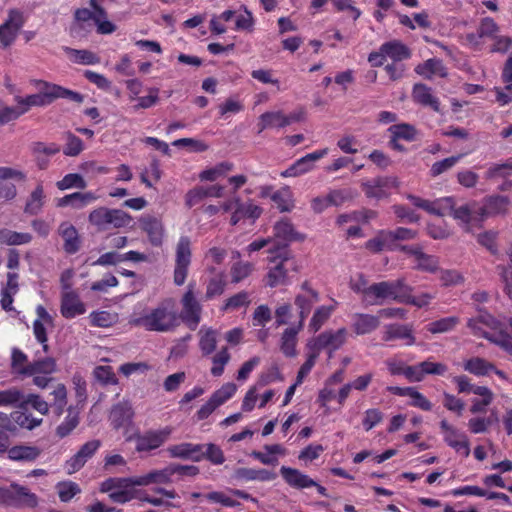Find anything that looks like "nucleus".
Returning <instances> with one entry per match:
<instances>
[{
  "instance_id": "1",
  "label": "nucleus",
  "mask_w": 512,
  "mask_h": 512,
  "mask_svg": "<svg viewBox=\"0 0 512 512\" xmlns=\"http://www.w3.org/2000/svg\"><path fill=\"white\" fill-rule=\"evenodd\" d=\"M179 315L175 301L165 298L147 313L131 320V324L151 332H170L179 326Z\"/></svg>"
},
{
  "instance_id": "48",
  "label": "nucleus",
  "mask_w": 512,
  "mask_h": 512,
  "mask_svg": "<svg viewBox=\"0 0 512 512\" xmlns=\"http://www.w3.org/2000/svg\"><path fill=\"white\" fill-rule=\"evenodd\" d=\"M234 165L231 162L224 161L221 163H218L212 168L203 170L199 174V179L201 181H210L213 182L217 180L219 177L224 176L227 172L233 170Z\"/></svg>"
},
{
  "instance_id": "27",
  "label": "nucleus",
  "mask_w": 512,
  "mask_h": 512,
  "mask_svg": "<svg viewBox=\"0 0 512 512\" xmlns=\"http://www.w3.org/2000/svg\"><path fill=\"white\" fill-rule=\"evenodd\" d=\"M134 411L128 402H119L115 404L110 412L111 425L115 429L127 427L132 422Z\"/></svg>"
},
{
  "instance_id": "50",
  "label": "nucleus",
  "mask_w": 512,
  "mask_h": 512,
  "mask_svg": "<svg viewBox=\"0 0 512 512\" xmlns=\"http://www.w3.org/2000/svg\"><path fill=\"white\" fill-rule=\"evenodd\" d=\"M111 209L99 207L89 214V222L96 226L99 230H107L110 228Z\"/></svg>"
},
{
  "instance_id": "30",
  "label": "nucleus",
  "mask_w": 512,
  "mask_h": 512,
  "mask_svg": "<svg viewBox=\"0 0 512 512\" xmlns=\"http://www.w3.org/2000/svg\"><path fill=\"white\" fill-rule=\"evenodd\" d=\"M413 100L425 107H430L432 110L440 111L439 99L433 95L432 89L423 83H416L412 89Z\"/></svg>"
},
{
  "instance_id": "31",
  "label": "nucleus",
  "mask_w": 512,
  "mask_h": 512,
  "mask_svg": "<svg viewBox=\"0 0 512 512\" xmlns=\"http://www.w3.org/2000/svg\"><path fill=\"white\" fill-rule=\"evenodd\" d=\"M381 51L385 58H390L392 62H403L412 56L410 48L400 40H391L381 45Z\"/></svg>"
},
{
  "instance_id": "18",
  "label": "nucleus",
  "mask_w": 512,
  "mask_h": 512,
  "mask_svg": "<svg viewBox=\"0 0 512 512\" xmlns=\"http://www.w3.org/2000/svg\"><path fill=\"white\" fill-rule=\"evenodd\" d=\"M510 200L507 196L491 195L483 200V206L479 208L481 217L504 215L508 212Z\"/></svg>"
},
{
  "instance_id": "45",
  "label": "nucleus",
  "mask_w": 512,
  "mask_h": 512,
  "mask_svg": "<svg viewBox=\"0 0 512 512\" xmlns=\"http://www.w3.org/2000/svg\"><path fill=\"white\" fill-rule=\"evenodd\" d=\"M270 197L280 212H290L294 208V200L289 188L277 190Z\"/></svg>"
},
{
  "instance_id": "34",
  "label": "nucleus",
  "mask_w": 512,
  "mask_h": 512,
  "mask_svg": "<svg viewBox=\"0 0 512 512\" xmlns=\"http://www.w3.org/2000/svg\"><path fill=\"white\" fill-rule=\"evenodd\" d=\"M380 325L379 316L365 313H355L353 315L352 328L357 335H365L376 330Z\"/></svg>"
},
{
  "instance_id": "19",
  "label": "nucleus",
  "mask_w": 512,
  "mask_h": 512,
  "mask_svg": "<svg viewBox=\"0 0 512 512\" xmlns=\"http://www.w3.org/2000/svg\"><path fill=\"white\" fill-rule=\"evenodd\" d=\"M96 15L87 8H77L74 11V20L70 27V33L72 36H84L89 33L92 29L93 23H95Z\"/></svg>"
},
{
  "instance_id": "11",
  "label": "nucleus",
  "mask_w": 512,
  "mask_h": 512,
  "mask_svg": "<svg viewBox=\"0 0 512 512\" xmlns=\"http://www.w3.org/2000/svg\"><path fill=\"white\" fill-rule=\"evenodd\" d=\"M101 447V441L94 439L83 444L80 449L70 459L65 462L64 468L66 472L71 475L78 472L89 459L97 452Z\"/></svg>"
},
{
  "instance_id": "44",
  "label": "nucleus",
  "mask_w": 512,
  "mask_h": 512,
  "mask_svg": "<svg viewBox=\"0 0 512 512\" xmlns=\"http://www.w3.org/2000/svg\"><path fill=\"white\" fill-rule=\"evenodd\" d=\"M388 235L387 230L379 231L374 238L366 242L365 247L373 253H379L384 249L395 251L397 247L391 246Z\"/></svg>"
},
{
  "instance_id": "14",
  "label": "nucleus",
  "mask_w": 512,
  "mask_h": 512,
  "mask_svg": "<svg viewBox=\"0 0 512 512\" xmlns=\"http://www.w3.org/2000/svg\"><path fill=\"white\" fill-rule=\"evenodd\" d=\"M263 209L254 204L252 200L243 202L240 197H235V209L230 218L232 226L237 225L242 220H251L255 222L262 214Z\"/></svg>"
},
{
  "instance_id": "54",
  "label": "nucleus",
  "mask_w": 512,
  "mask_h": 512,
  "mask_svg": "<svg viewBox=\"0 0 512 512\" xmlns=\"http://www.w3.org/2000/svg\"><path fill=\"white\" fill-rule=\"evenodd\" d=\"M56 187L60 191L72 188L85 189L87 187V182L78 173H68L61 180L56 182Z\"/></svg>"
},
{
  "instance_id": "9",
  "label": "nucleus",
  "mask_w": 512,
  "mask_h": 512,
  "mask_svg": "<svg viewBox=\"0 0 512 512\" xmlns=\"http://www.w3.org/2000/svg\"><path fill=\"white\" fill-rule=\"evenodd\" d=\"M36 87L43 97L46 98L50 103H53L57 99H67L72 102L81 103L84 100V96L79 92L70 90L60 85L50 83L44 80L35 81Z\"/></svg>"
},
{
  "instance_id": "56",
  "label": "nucleus",
  "mask_w": 512,
  "mask_h": 512,
  "mask_svg": "<svg viewBox=\"0 0 512 512\" xmlns=\"http://www.w3.org/2000/svg\"><path fill=\"white\" fill-rule=\"evenodd\" d=\"M512 175V159L504 163L492 164L485 172V178L492 180L496 178H508Z\"/></svg>"
},
{
  "instance_id": "52",
  "label": "nucleus",
  "mask_w": 512,
  "mask_h": 512,
  "mask_svg": "<svg viewBox=\"0 0 512 512\" xmlns=\"http://www.w3.org/2000/svg\"><path fill=\"white\" fill-rule=\"evenodd\" d=\"M254 265L250 262L238 261L233 263L230 269L231 282L238 284L251 275Z\"/></svg>"
},
{
  "instance_id": "17",
  "label": "nucleus",
  "mask_w": 512,
  "mask_h": 512,
  "mask_svg": "<svg viewBox=\"0 0 512 512\" xmlns=\"http://www.w3.org/2000/svg\"><path fill=\"white\" fill-rule=\"evenodd\" d=\"M60 312L64 318L72 319L84 314L86 307L75 291H68L62 294Z\"/></svg>"
},
{
  "instance_id": "10",
  "label": "nucleus",
  "mask_w": 512,
  "mask_h": 512,
  "mask_svg": "<svg viewBox=\"0 0 512 512\" xmlns=\"http://www.w3.org/2000/svg\"><path fill=\"white\" fill-rule=\"evenodd\" d=\"M396 186V178L389 176H379L362 181L361 183V188L365 196L376 200L387 198L389 196V189Z\"/></svg>"
},
{
  "instance_id": "33",
  "label": "nucleus",
  "mask_w": 512,
  "mask_h": 512,
  "mask_svg": "<svg viewBox=\"0 0 512 512\" xmlns=\"http://www.w3.org/2000/svg\"><path fill=\"white\" fill-rule=\"evenodd\" d=\"M415 72L425 79H432L435 75L445 78L448 75L443 61L438 58H430L423 63L418 64L415 68Z\"/></svg>"
},
{
  "instance_id": "29",
  "label": "nucleus",
  "mask_w": 512,
  "mask_h": 512,
  "mask_svg": "<svg viewBox=\"0 0 512 512\" xmlns=\"http://www.w3.org/2000/svg\"><path fill=\"white\" fill-rule=\"evenodd\" d=\"M275 244L272 248L277 247L278 245H287L288 243L294 240H302L301 237L295 230L293 224L288 220L278 221L273 228Z\"/></svg>"
},
{
  "instance_id": "37",
  "label": "nucleus",
  "mask_w": 512,
  "mask_h": 512,
  "mask_svg": "<svg viewBox=\"0 0 512 512\" xmlns=\"http://www.w3.org/2000/svg\"><path fill=\"white\" fill-rule=\"evenodd\" d=\"M142 229L148 234L149 240L153 246H160L163 239V229L161 222L155 217H145L141 220Z\"/></svg>"
},
{
  "instance_id": "4",
  "label": "nucleus",
  "mask_w": 512,
  "mask_h": 512,
  "mask_svg": "<svg viewBox=\"0 0 512 512\" xmlns=\"http://www.w3.org/2000/svg\"><path fill=\"white\" fill-rule=\"evenodd\" d=\"M191 241L188 236H181L176 246L173 281L176 286H182L187 278L191 264Z\"/></svg>"
},
{
  "instance_id": "35",
  "label": "nucleus",
  "mask_w": 512,
  "mask_h": 512,
  "mask_svg": "<svg viewBox=\"0 0 512 512\" xmlns=\"http://www.w3.org/2000/svg\"><path fill=\"white\" fill-rule=\"evenodd\" d=\"M338 302L332 299L331 305H322L315 309L309 324L308 329L312 333L318 332L322 326L329 320L333 312L336 310Z\"/></svg>"
},
{
  "instance_id": "53",
  "label": "nucleus",
  "mask_w": 512,
  "mask_h": 512,
  "mask_svg": "<svg viewBox=\"0 0 512 512\" xmlns=\"http://www.w3.org/2000/svg\"><path fill=\"white\" fill-rule=\"evenodd\" d=\"M231 355L227 347L221 348L212 357V367L210 369L211 374L214 377H220L224 373L225 366L229 363Z\"/></svg>"
},
{
  "instance_id": "43",
  "label": "nucleus",
  "mask_w": 512,
  "mask_h": 512,
  "mask_svg": "<svg viewBox=\"0 0 512 512\" xmlns=\"http://www.w3.org/2000/svg\"><path fill=\"white\" fill-rule=\"evenodd\" d=\"M32 241L30 233L17 232L7 228L0 229V244L14 246L28 244Z\"/></svg>"
},
{
  "instance_id": "59",
  "label": "nucleus",
  "mask_w": 512,
  "mask_h": 512,
  "mask_svg": "<svg viewBox=\"0 0 512 512\" xmlns=\"http://www.w3.org/2000/svg\"><path fill=\"white\" fill-rule=\"evenodd\" d=\"M463 155H453L448 158L442 159L440 161H436L432 164L429 174L431 177H437L448 170L452 169L461 159Z\"/></svg>"
},
{
  "instance_id": "47",
  "label": "nucleus",
  "mask_w": 512,
  "mask_h": 512,
  "mask_svg": "<svg viewBox=\"0 0 512 512\" xmlns=\"http://www.w3.org/2000/svg\"><path fill=\"white\" fill-rule=\"evenodd\" d=\"M319 300H314L312 296L297 294L294 299V304L298 310V322L304 325L306 318L310 314L312 307Z\"/></svg>"
},
{
  "instance_id": "55",
  "label": "nucleus",
  "mask_w": 512,
  "mask_h": 512,
  "mask_svg": "<svg viewBox=\"0 0 512 512\" xmlns=\"http://www.w3.org/2000/svg\"><path fill=\"white\" fill-rule=\"evenodd\" d=\"M408 199L415 207L423 209L428 213L438 216L444 215V211L442 210V204H440V199L432 202L415 195H408Z\"/></svg>"
},
{
  "instance_id": "40",
  "label": "nucleus",
  "mask_w": 512,
  "mask_h": 512,
  "mask_svg": "<svg viewBox=\"0 0 512 512\" xmlns=\"http://www.w3.org/2000/svg\"><path fill=\"white\" fill-rule=\"evenodd\" d=\"M464 370L478 377L487 376L494 364L481 357H472L464 362Z\"/></svg>"
},
{
  "instance_id": "16",
  "label": "nucleus",
  "mask_w": 512,
  "mask_h": 512,
  "mask_svg": "<svg viewBox=\"0 0 512 512\" xmlns=\"http://www.w3.org/2000/svg\"><path fill=\"white\" fill-rule=\"evenodd\" d=\"M11 499L9 506L15 508H35L38 505V497L27 487L12 483L10 485Z\"/></svg>"
},
{
  "instance_id": "36",
  "label": "nucleus",
  "mask_w": 512,
  "mask_h": 512,
  "mask_svg": "<svg viewBox=\"0 0 512 512\" xmlns=\"http://www.w3.org/2000/svg\"><path fill=\"white\" fill-rule=\"evenodd\" d=\"M45 193L42 183H39L30 193L24 206V213L27 215H38L45 204Z\"/></svg>"
},
{
  "instance_id": "6",
  "label": "nucleus",
  "mask_w": 512,
  "mask_h": 512,
  "mask_svg": "<svg viewBox=\"0 0 512 512\" xmlns=\"http://www.w3.org/2000/svg\"><path fill=\"white\" fill-rule=\"evenodd\" d=\"M172 432V427L166 426L161 429H150L142 434H138L135 436V450L139 453L156 450L167 442Z\"/></svg>"
},
{
  "instance_id": "62",
  "label": "nucleus",
  "mask_w": 512,
  "mask_h": 512,
  "mask_svg": "<svg viewBox=\"0 0 512 512\" xmlns=\"http://www.w3.org/2000/svg\"><path fill=\"white\" fill-rule=\"evenodd\" d=\"M458 323L459 318L456 316L445 317L429 323L427 330L432 334L445 333L453 330Z\"/></svg>"
},
{
  "instance_id": "61",
  "label": "nucleus",
  "mask_w": 512,
  "mask_h": 512,
  "mask_svg": "<svg viewBox=\"0 0 512 512\" xmlns=\"http://www.w3.org/2000/svg\"><path fill=\"white\" fill-rule=\"evenodd\" d=\"M251 303L250 294L247 291H240L231 297L227 298L224 305L222 306V311H230L236 310L241 307H247Z\"/></svg>"
},
{
  "instance_id": "15",
  "label": "nucleus",
  "mask_w": 512,
  "mask_h": 512,
  "mask_svg": "<svg viewBox=\"0 0 512 512\" xmlns=\"http://www.w3.org/2000/svg\"><path fill=\"white\" fill-rule=\"evenodd\" d=\"M223 195L224 187L219 184H214L210 186H196L186 193L185 204L187 207L191 208L199 204L206 198H221Z\"/></svg>"
},
{
  "instance_id": "21",
  "label": "nucleus",
  "mask_w": 512,
  "mask_h": 512,
  "mask_svg": "<svg viewBox=\"0 0 512 512\" xmlns=\"http://www.w3.org/2000/svg\"><path fill=\"white\" fill-rule=\"evenodd\" d=\"M382 339L385 342L392 340H404V344L406 346H412L416 342L412 326L398 323L386 325Z\"/></svg>"
},
{
  "instance_id": "8",
  "label": "nucleus",
  "mask_w": 512,
  "mask_h": 512,
  "mask_svg": "<svg viewBox=\"0 0 512 512\" xmlns=\"http://www.w3.org/2000/svg\"><path fill=\"white\" fill-rule=\"evenodd\" d=\"M414 288L408 285L405 279L394 280L393 300L398 303L413 305L417 308H423L430 304L433 296L429 293L413 295Z\"/></svg>"
},
{
  "instance_id": "26",
  "label": "nucleus",
  "mask_w": 512,
  "mask_h": 512,
  "mask_svg": "<svg viewBox=\"0 0 512 512\" xmlns=\"http://www.w3.org/2000/svg\"><path fill=\"white\" fill-rule=\"evenodd\" d=\"M440 204H442V210L444 211V215L448 213L454 219L459 220L466 225L470 224L472 220L471 204H464L462 206L455 207V200L453 197L441 198Z\"/></svg>"
},
{
  "instance_id": "3",
  "label": "nucleus",
  "mask_w": 512,
  "mask_h": 512,
  "mask_svg": "<svg viewBox=\"0 0 512 512\" xmlns=\"http://www.w3.org/2000/svg\"><path fill=\"white\" fill-rule=\"evenodd\" d=\"M270 254L269 262H279L272 268L269 269L266 275V285L274 288L279 285H283L286 282L287 270L284 267V263L290 258V251L287 249V245H278L275 248L267 249Z\"/></svg>"
},
{
  "instance_id": "24",
  "label": "nucleus",
  "mask_w": 512,
  "mask_h": 512,
  "mask_svg": "<svg viewBox=\"0 0 512 512\" xmlns=\"http://www.w3.org/2000/svg\"><path fill=\"white\" fill-rule=\"evenodd\" d=\"M280 474L283 480L292 488L305 489L316 485V481L296 468L282 466Z\"/></svg>"
},
{
  "instance_id": "41",
  "label": "nucleus",
  "mask_w": 512,
  "mask_h": 512,
  "mask_svg": "<svg viewBox=\"0 0 512 512\" xmlns=\"http://www.w3.org/2000/svg\"><path fill=\"white\" fill-rule=\"evenodd\" d=\"M56 370V362L53 358L47 357L44 359L36 360L30 362L28 364V368L23 372L25 373V377H30L32 375L41 374V375H50Z\"/></svg>"
},
{
  "instance_id": "57",
  "label": "nucleus",
  "mask_w": 512,
  "mask_h": 512,
  "mask_svg": "<svg viewBox=\"0 0 512 512\" xmlns=\"http://www.w3.org/2000/svg\"><path fill=\"white\" fill-rule=\"evenodd\" d=\"M28 364V356L17 347L12 348L10 364L12 372L25 377L23 371L28 368Z\"/></svg>"
},
{
  "instance_id": "2",
  "label": "nucleus",
  "mask_w": 512,
  "mask_h": 512,
  "mask_svg": "<svg viewBox=\"0 0 512 512\" xmlns=\"http://www.w3.org/2000/svg\"><path fill=\"white\" fill-rule=\"evenodd\" d=\"M49 396H52V399L47 402L39 395L29 394L23 401V404L30 405L33 409L42 415H46L50 407L56 416H61L67 405L66 386L62 383L56 384L53 390L49 393Z\"/></svg>"
},
{
  "instance_id": "60",
  "label": "nucleus",
  "mask_w": 512,
  "mask_h": 512,
  "mask_svg": "<svg viewBox=\"0 0 512 512\" xmlns=\"http://www.w3.org/2000/svg\"><path fill=\"white\" fill-rule=\"evenodd\" d=\"M415 261L416 268L421 271L434 273L438 270L439 267L438 258L436 256L424 253L422 249L416 255Z\"/></svg>"
},
{
  "instance_id": "64",
  "label": "nucleus",
  "mask_w": 512,
  "mask_h": 512,
  "mask_svg": "<svg viewBox=\"0 0 512 512\" xmlns=\"http://www.w3.org/2000/svg\"><path fill=\"white\" fill-rule=\"evenodd\" d=\"M237 391V386L228 382L223 384L219 389H217L210 397V399L215 403L218 407L223 405L226 401L231 399Z\"/></svg>"
},
{
  "instance_id": "25",
  "label": "nucleus",
  "mask_w": 512,
  "mask_h": 512,
  "mask_svg": "<svg viewBox=\"0 0 512 512\" xmlns=\"http://www.w3.org/2000/svg\"><path fill=\"white\" fill-rule=\"evenodd\" d=\"M59 235L64 240L63 249L67 254H75L79 251L81 240L74 225L62 222L58 228Z\"/></svg>"
},
{
  "instance_id": "23",
  "label": "nucleus",
  "mask_w": 512,
  "mask_h": 512,
  "mask_svg": "<svg viewBox=\"0 0 512 512\" xmlns=\"http://www.w3.org/2000/svg\"><path fill=\"white\" fill-rule=\"evenodd\" d=\"M413 382H421L427 375L443 376L448 371V366L441 362L432 361V357L413 365Z\"/></svg>"
},
{
  "instance_id": "12",
  "label": "nucleus",
  "mask_w": 512,
  "mask_h": 512,
  "mask_svg": "<svg viewBox=\"0 0 512 512\" xmlns=\"http://www.w3.org/2000/svg\"><path fill=\"white\" fill-rule=\"evenodd\" d=\"M328 149L324 148L321 150H316L312 153H309L300 159L296 160L291 166H289L286 170L281 172L282 177H297L302 174H305L313 169L314 162L323 158L327 155Z\"/></svg>"
},
{
  "instance_id": "22",
  "label": "nucleus",
  "mask_w": 512,
  "mask_h": 512,
  "mask_svg": "<svg viewBox=\"0 0 512 512\" xmlns=\"http://www.w3.org/2000/svg\"><path fill=\"white\" fill-rule=\"evenodd\" d=\"M301 322L292 324L284 329L280 337V350L286 357L296 356V345L298 334L303 330Z\"/></svg>"
},
{
  "instance_id": "28",
  "label": "nucleus",
  "mask_w": 512,
  "mask_h": 512,
  "mask_svg": "<svg viewBox=\"0 0 512 512\" xmlns=\"http://www.w3.org/2000/svg\"><path fill=\"white\" fill-rule=\"evenodd\" d=\"M97 199L93 192H74L67 194L56 201L59 208L70 206L73 209H82Z\"/></svg>"
},
{
  "instance_id": "49",
  "label": "nucleus",
  "mask_w": 512,
  "mask_h": 512,
  "mask_svg": "<svg viewBox=\"0 0 512 512\" xmlns=\"http://www.w3.org/2000/svg\"><path fill=\"white\" fill-rule=\"evenodd\" d=\"M226 287L225 275L223 272L209 279L206 285L205 299L211 300L224 293Z\"/></svg>"
},
{
  "instance_id": "42",
  "label": "nucleus",
  "mask_w": 512,
  "mask_h": 512,
  "mask_svg": "<svg viewBox=\"0 0 512 512\" xmlns=\"http://www.w3.org/2000/svg\"><path fill=\"white\" fill-rule=\"evenodd\" d=\"M199 336V348L202 356L211 355L217 347V332L212 328H201Z\"/></svg>"
},
{
  "instance_id": "38",
  "label": "nucleus",
  "mask_w": 512,
  "mask_h": 512,
  "mask_svg": "<svg viewBox=\"0 0 512 512\" xmlns=\"http://www.w3.org/2000/svg\"><path fill=\"white\" fill-rule=\"evenodd\" d=\"M41 454L36 446L16 445L8 450V458L13 461H34Z\"/></svg>"
},
{
  "instance_id": "58",
  "label": "nucleus",
  "mask_w": 512,
  "mask_h": 512,
  "mask_svg": "<svg viewBox=\"0 0 512 512\" xmlns=\"http://www.w3.org/2000/svg\"><path fill=\"white\" fill-rule=\"evenodd\" d=\"M79 424L78 413L74 412L70 407L68 408V415L64 421L56 428V435L60 438L68 436Z\"/></svg>"
},
{
  "instance_id": "63",
  "label": "nucleus",
  "mask_w": 512,
  "mask_h": 512,
  "mask_svg": "<svg viewBox=\"0 0 512 512\" xmlns=\"http://www.w3.org/2000/svg\"><path fill=\"white\" fill-rule=\"evenodd\" d=\"M509 264L498 265L497 270L500 273L501 279L504 283V291L512 301V246L508 249Z\"/></svg>"
},
{
  "instance_id": "51",
  "label": "nucleus",
  "mask_w": 512,
  "mask_h": 512,
  "mask_svg": "<svg viewBox=\"0 0 512 512\" xmlns=\"http://www.w3.org/2000/svg\"><path fill=\"white\" fill-rule=\"evenodd\" d=\"M135 477H127V478H116L110 477L103 481L100 485V491L102 493L113 492V490L118 489H127L128 487L136 486Z\"/></svg>"
},
{
  "instance_id": "5",
  "label": "nucleus",
  "mask_w": 512,
  "mask_h": 512,
  "mask_svg": "<svg viewBox=\"0 0 512 512\" xmlns=\"http://www.w3.org/2000/svg\"><path fill=\"white\" fill-rule=\"evenodd\" d=\"M194 284H189L186 292L181 298L182 310L179 319L187 325L190 330H195L200 321L202 314V306L194 294Z\"/></svg>"
},
{
  "instance_id": "39",
  "label": "nucleus",
  "mask_w": 512,
  "mask_h": 512,
  "mask_svg": "<svg viewBox=\"0 0 512 512\" xmlns=\"http://www.w3.org/2000/svg\"><path fill=\"white\" fill-rule=\"evenodd\" d=\"M17 113L19 117L29 111L31 107H43L51 103L41 93L31 94L26 97H15Z\"/></svg>"
},
{
  "instance_id": "13",
  "label": "nucleus",
  "mask_w": 512,
  "mask_h": 512,
  "mask_svg": "<svg viewBox=\"0 0 512 512\" xmlns=\"http://www.w3.org/2000/svg\"><path fill=\"white\" fill-rule=\"evenodd\" d=\"M302 119V113L283 114L281 111L265 112L259 117V132L267 128L276 127L283 128L293 122H299Z\"/></svg>"
},
{
  "instance_id": "20",
  "label": "nucleus",
  "mask_w": 512,
  "mask_h": 512,
  "mask_svg": "<svg viewBox=\"0 0 512 512\" xmlns=\"http://www.w3.org/2000/svg\"><path fill=\"white\" fill-rule=\"evenodd\" d=\"M363 294L366 298L373 297V300H368L371 305L382 304L384 300H393L394 295V280L393 281H382L374 283L369 287L365 288Z\"/></svg>"
},
{
  "instance_id": "46",
  "label": "nucleus",
  "mask_w": 512,
  "mask_h": 512,
  "mask_svg": "<svg viewBox=\"0 0 512 512\" xmlns=\"http://www.w3.org/2000/svg\"><path fill=\"white\" fill-rule=\"evenodd\" d=\"M498 422L496 412H492L488 417H474L469 419L468 428L473 434L485 433L488 429Z\"/></svg>"
},
{
  "instance_id": "7",
  "label": "nucleus",
  "mask_w": 512,
  "mask_h": 512,
  "mask_svg": "<svg viewBox=\"0 0 512 512\" xmlns=\"http://www.w3.org/2000/svg\"><path fill=\"white\" fill-rule=\"evenodd\" d=\"M347 334V329L344 327L336 331L326 330L315 337L308 346L311 350L318 352V354L321 350L327 349L329 357H331L335 351L346 343Z\"/></svg>"
},
{
  "instance_id": "32",
  "label": "nucleus",
  "mask_w": 512,
  "mask_h": 512,
  "mask_svg": "<svg viewBox=\"0 0 512 512\" xmlns=\"http://www.w3.org/2000/svg\"><path fill=\"white\" fill-rule=\"evenodd\" d=\"M173 471L171 464L159 470H152L144 475L135 477V485L148 486L150 484H167L171 482Z\"/></svg>"
}]
</instances>
